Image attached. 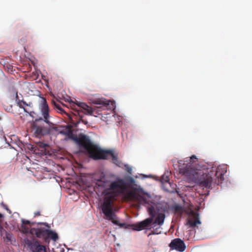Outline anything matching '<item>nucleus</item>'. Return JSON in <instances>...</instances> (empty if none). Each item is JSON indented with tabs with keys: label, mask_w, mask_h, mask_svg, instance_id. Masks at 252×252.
<instances>
[{
	"label": "nucleus",
	"mask_w": 252,
	"mask_h": 252,
	"mask_svg": "<svg viewBox=\"0 0 252 252\" xmlns=\"http://www.w3.org/2000/svg\"><path fill=\"white\" fill-rule=\"evenodd\" d=\"M135 183L134 179L129 177L126 180L117 179L108 183L103 193L105 195L101 209L104 216V219L111 221L113 224L120 227L131 228L133 230L140 231L148 229L154 221L157 212L153 206H148V212L150 217L134 224H126L119 222L116 215V210L114 208L113 200L119 195H125L128 199L137 202L139 205H146L149 203L150 195L146 193L143 189L132 188Z\"/></svg>",
	"instance_id": "1"
},
{
	"label": "nucleus",
	"mask_w": 252,
	"mask_h": 252,
	"mask_svg": "<svg viewBox=\"0 0 252 252\" xmlns=\"http://www.w3.org/2000/svg\"><path fill=\"white\" fill-rule=\"evenodd\" d=\"M179 172L191 181L198 184L199 186L203 189L206 190L211 188L213 182L219 185L224 180V175L226 173L227 168L225 165L219 166L215 173L211 170L209 173H206L201 169L198 164V158L193 155L186 158L184 160H180Z\"/></svg>",
	"instance_id": "2"
},
{
	"label": "nucleus",
	"mask_w": 252,
	"mask_h": 252,
	"mask_svg": "<svg viewBox=\"0 0 252 252\" xmlns=\"http://www.w3.org/2000/svg\"><path fill=\"white\" fill-rule=\"evenodd\" d=\"M78 144L82 147L88 153L89 157L94 159L112 158L113 163L119 165L118 156L111 150H102L98 146L94 145L86 136L83 135L77 139Z\"/></svg>",
	"instance_id": "3"
},
{
	"label": "nucleus",
	"mask_w": 252,
	"mask_h": 252,
	"mask_svg": "<svg viewBox=\"0 0 252 252\" xmlns=\"http://www.w3.org/2000/svg\"><path fill=\"white\" fill-rule=\"evenodd\" d=\"M41 112L43 118L36 119L33 126L34 134L39 137L48 134L52 129L57 128L55 125L50 121L49 109L45 98H41Z\"/></svg>",
	"instance_id": "4"
},
{
	"label": "nucleus",
	"mask_w": 252,
	"mask_h": 252,
	"mask_svg": "<svg viewBox=\"0 0 252 252\" xmlns=\"http://www.w3.org/2000/svg\"><path fill=\"white\" fill-rule=\"evenodd\" d=\"M69 103V107L73 111V112H72V115H71L64 111L58 102H56L54 100H52V104L57 109L58 112L62 114H64L67 116L72 124H75L74 120L75 118L74 117L78 116V121H77L76 123L78 124L81 122L84 124L87 125L88 124V122L83 119V117L81 113V112H83L85 114L93 115L94 112L93 109L84 102H77L76 103L71 100Z\"/></svg>",
	"instance_id": "5"
},
{
	"label": "nucleus",
	"mask_w": 252,
	"mask_h": 252,
	"mask_svg": "<svg viewBox=\"0 0 252 252\" xmlns=\"http://www.w3.org/2000/svg\"><path fill=\"white\" fill-rule=\"evenodd\" d=\"M30 234L37 238L43 239L44 242L48 244L50 243V238L54 241L58 239L57 233L44 227L32 228Z\"/></svg>",
	"instance_id": "6"
},
{
	"label": "nucleus",
	"mask_w": 252,
	"mask_h": 252,
	"mask_svg": "<svg viewBox=\"0 0 252 252\" xmlns=\"http://www.w3.org/2000/svg\"><path fill=\"white\" fill-rule=\"evenodd\" d=\"M169 246L170 250H175L180 252H184L186 248L184 242L179 238H176L172 240Z\"/></svg>",
	"instance_id": "7"
},
{
	"label": "nucleus",
	"mask_w": 252,
	"mask_h": 252,
	"mask_svg": "<svg viewBox=\"0 0 252 252\" xmlns=\"http://www.w3.org/2000/svg\"><path fill=\"white\" fill-rule=\"evenodd\" d=\"M26 243L30 247L32 252H47L46 247L40 245L37 240L32 242L30 240H27Z\"/></svg>",
	"instance_id": "8"
},
{
	"label": "nucleus",
	"mask_w": 252,
	"mask_h": 252,
	"mask_svg": "<svg viewBox=\"0 0 252 252\" xmlns=\"http://www.w3.org/2000/svg\"><path fill=\"white\" fill-rule=\"evenodd\" d=\"M91 103L93 104L101 105L100 107H98V108H101L102 107H106L109 105V101L104 98H95L91 100Z\"/></svg>",
	"instance_id": "9"
},
{
	"label": "nucleus",
	"mask_w": 252,
	"mask_h": 252,
	"mask_svg": "<svg viewBox=\"0 0 252 252\" xmlns=\"http://www.w3.org/2000/svg\"><path fill=\"white\" fill-rule=\"evenodd\" d=\"M193 217L194 220L189 219L188 221V223L191 227H194L197 225V224L201 223V222L198 218V214L194 213L193 214Z\"/></svg>",
	"instance_id": "10"
},
{
	"label": "nucleus",
	"mask_w": 252,
	"mask_h": 252,
	"mask_svg": "<svg viewBox=\"0 0 252 252\" xmlns=\"http://www.w3.org/2000/svg\"><path fill=\"white\" fill-rule=\"evenodd\" d=\"M165 214L162 213H158L157 217L156 218L155 220L153 222V224L157 223L159 225H161L163 224L164 219H165Z\"/></svg>",
	"instance_id": "11"
},
{
	"label": "nucleus",
	"mask_w": 252,
	"mask_h": 252,
	"mask_svg": "<svg viewBox=\"0 0 252 252\" xmlns=\"http://www.w3.org/2000/svg\"><path fill=\"white\" fill-rule=\"evenodd\" d=\"M173 210L176 213L182 215L183 210L182 206L179 205H175L173 207Z\"/></svg>",
	"instance_id": "12"
},
{
	"label": "nucleus",
	"mask_w": 252,
	"mask_h": 252,
	"mask_svg": "<svg viewBox=\"0 0 252 252\" xmlns=\"http://www.w3.org/2000/svg\"><path fill=\"white\" fill-rule=\"evenodd\" d=\"M31 228H30L29 227L25 225L22 224L21 227V231L22 233L24 234H30V230Z\"/></svg>",
	"instance_id": "13"
},
{
	"label": "nucleus",
	"mask_w": 252,
	"mask_h": 252,
	"mask_svg": "<svg viewBox=\"0 0 252 252\" xmlns=\"http://www.w3.org/2000/svg\"><path fill=\"white\" fill-rule=\"evenodd\" d=\"M37 146L41 149L46 150V148L49 147V145L48 144L43 142H39L37 143Z\"/></svg>",
	"instance_id": "14"
},
{
	"label": "nucleus",
	"mask_w": 252,
	"mask_h": 252,
	"mask_svg": "<svg viewBox=\"0 0 252 252\" xmlns=\"http://www.w3.org/2000/svg\"><path fill=\"white\" fill-rule=\"evenodd\" d=\"M169 178L167 175L164 174L161 179V181L162 184L169 183Z\"/></svg>",
	"instance_id": "15"
},
{
	"label": "nucleus",
	"mask_w": 252,
	"mask_h": 252,
	"mask_svg": "<svg viewBox=\"0 0 252 252\" xmlns=\"http://www.w3.org/2000/svg\"><path fill=\"white\" fill-rule=\"evenodd\" d=\"M19 106L20 107L23 108L24 109V111L27 112L25 108V107L26 106H28V104L26 103V101H25L24 100H21L20 102H19Z\"/></svg>",
	"instance_id": "16"
},
{
	"label": "nucleus",
	"mask_w": 252,
	"mask_h": 252,
	"mask_svg": "<svg viewBox=\"0 0 252 252\" xmlns=\"http://www.w3.org/2000/svg\"><path fill=\"white\" fill-rule=\"evenodd\" d=\"M22 224L23 225H30V226L32 225L34 222H31L28 220H22Z\"/></svg>",
	"instance_id": "17"
},
{
	"label": "nucleus",
	"mask_w": 252,
	"mask_h": 252,
	"mask_svg": "<svg viewBox=\"0 0 252 252\" xmlns=\"http://www.w3.org/2000/svg\"><path fill=\"white\" fill-rule=\"evenodd\" d=\"M26 87L27 88H33L34 85L33 83H28L26 84Z\"/></svg>",
	"instance_id": "18"
},
{
	"label": "nucleus",
	"mask_w": 252,
	"mask_h": 252,
	"mask_svg": "<svg viewBox=\"0 0 252 252\" xmlns=\"http://www.w3.org/2000/svg\"><path fill=\"white\" fill-rule=\"evenodd\" d=\"M5 231L6 232V231H5V230L3 229V227L2 226L1 224H0V236H2V235H3V232Z\"/></svg>",
	"instance_id": "19"
},
{
	"label": "nucleus",
	"mask_w": 252,
	"mask_h": 252,
	"mask_svg": "<svg viewBox=\"0 0 252 252\" xmlns=\"http://www.w3.org/2000/svg\"><path fill=\"white\" fill-rule=\"evenodd\" d=\"M37 224L38 225H39V224H43L44 225H45V226H46L48 228H50V226L49 225V224L47 222H38L37 223Z\"/></svg>",
	"instance_id": "20"
},
{
	"label": "nucleus",
	"mask_w": 252,
	"mask_h": 252,
	"mask_svg": "<svg viewBox=\"0 0 252 252\" xmlns=\"http://www.w3.org/2000/svg\"><path fill=\"white\" fill-rule=\"evenodd\" d=\"M21 100H23V99H20L18 96V94H16V101H17V103L18 105H19V102H20Z\"/></svg>",
	"instance_id": "21"
},
{
	"label": "nucleus",
	"mask_w": 252,
	"mask_h": 252,
	"mask_svg": "<svg viewBox=\"0 0 252 252\" xmlns=\"http://www.w3.org/2000/svg\"><path fill=\"white\" fill-rule=\"evenodd\" d=\"M40 216V213L39 211L35 212L34 213V217H36Z\"/></svg>",
	"instance_id": "22"
},
{
	"label": "nucleus",
	"mask_w": 252,
	"mask_h": 252,
	"mask_svg": "<svg viewBox=\"0 0 252 252\" xmlns=\"http://www.w3.org/2000/svg\"><path fill=\"white\" fill-rule=\"evenodd\" d=\"M6 238L7 240H10V234L9 233H6Z\"/></svg>",
	"instance_id": "23"
},
{
	"label": "nucleus",
	"mask_w": 252,
	"mask_h": 252,
	"mask_svg": "<svg viewBox=\"0 0 252 252\" xmlns=\"http://www.w3.org/2000/svg\"><path fill=\"white\" fill-rule=\"evenodd\" d=\"M5 209L9 212V213H11L10 210L7 207H5Z\"/></svg>",
	"instance_id": "24"
},
{
	"label": "nucleus",
	"mask_w": 252,
	"mask_h": 252,
	"mask_svg": "<svg viewBox=\"0 0 252 252\" xmlns=\"http://www.w3.org/2000/svg\"><path fill=\"white\" fill-rule=\"evenodd\" d=\"M209 194V191L207 192V193L206 195H208Z\"/></svg>",
	"instance_id": "25"
}]
</instances>
